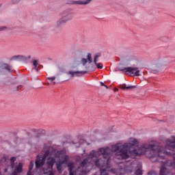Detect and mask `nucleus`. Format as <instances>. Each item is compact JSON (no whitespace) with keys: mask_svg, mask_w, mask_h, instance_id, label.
Returning <instances> with one entry per match:
<instances>
[{"mask_svg":"<svg viewBox=\"0 0 175 175\" xmlns=\"http://www.w3.org/2000/svg\"><path fill=\"white\" fill-rule=\"evenodd\" d=\"M80 167L84 169L88 166V159H84L82 162L79 164Z\"/></svg>","mask_w":175,"mask_h":175,"instance_id":"nucleus-17","label":"nucleus"},{"mask_svg":"<svg viewBox=\"0 0 175 175\" xmlns=\"http://www.w3.org/2000/svg\"><path fill=\"white\" fill-rule=\"evenodd\" d=\"M135 175H143V170H142L140 168H138L135 171Z\"/></svg>","mask_w":175,"mask_h":175,"instance_id":"nucleus-26","label":"nucleus"},{"mask_svg":"<svg viewBox=\"0 0 175 175\" xmlns=\"http://www.w3.org/2000/svg\"><path fill=\"white\" fill-rule=\"evenodd\" d=\"M100 85L102 86V87H105V83H103V82H100Z\"/></svg>","mask_w":175,"mask_h":175,"instance_id":"nucleus-41","label":"nucleus"},{"mask_svg":"<svg viewBox=\"0 0 175 175\" xmlns=\"http://www.w3.org/2000/svg\"><path fill=\"white\" fill-rule=\"evenodd\" d=\"M167 170V169H166V167L161 166L160 168L159 175H166Z\"/></svg>","mask_w":175,"mask_h":175,"instance_id":"nucleus-23","label":"nucleus"},{"mask_svg":"<svg viewBox=\"0 0 175 175\" xmlns=\"http://www.w3.org/2000/svg\"><path fill=\"white\" fill-rule=\"evenodd\" d=\"M68 159H69V157L68 155L64 156V160L62 161V163H64V162H68Z\"/></svg>","mask_w":175,"mask_h":175,"instance_id":"nucleus-32","label":"nucleus"},{"mask_svg":"<svg viewBox=\"0 0 175 175\" xmlns=\"http://www.w3.org/2000/svg\"><path fill=\"white\" fill-rule=\"evenodd\" d=\"M33 65L34 68H36V66H38L39 65V64L38 63V60L33 59Z\"/></svg>","mask_w":175,"mask_h":175,"instance_id":"nucleus-31","label":"nucleus"},{"mask_svg":"<svg viewBox=\"0 0 175 175\" xmlns=\"http://www.w3.org/2000/svg\"><path fill=\"white\" fill-rule=\"evenodd\" d=\"M30 175H33V174H31Z\"/></svg>","mask_w":175,"mask_h":175,"instance_id":"nucleus-48","label":"nucleus"},{"mask_svg":"<svg viewBox=\"0 0 175 175\" xmlns=\"http://www.w3.org/2000/svg\"><path fill=\"white\" fill-rule=\"evenodd\" d=\"M98 159L95 161L96 167H99L100 175H109L106 169H110V159Z\"/></svg>","mask_w":175,"mask_h":175,"instance_id":"nucleus-5","label":"nucleus"},{"mask_svg":"<svg viewBox=\"0 0 175 175\" xmlns=\"http://www.w3.org/2000/svg\"><path fill=\"white\" fill-rule=\"evenodd\" d=\"M49 155H50V150H46L44 152V154L42 155V157H41V159H43L44 161H46Z\"/></svg>","mask_w":175,"mask_h":175,"instance_id":"nucleus-22","label":"nucleus"},{"mask_svg":"<svg viewBox=\"0 0 175 175\" xmlns=\"http://www.w3.org/2000/svg\"><path fill=\"white\" fill-rule=\"evenodd\" d=\"M120 72H124L125 70V72L130 73V75H133V76H140V70H139V68L137 67H127L124 68L123 69H119Z\"/></svg>","mask_w":175,"mask_h":175,"instance_id":"nucleus-7","label":"nucleus"},{"mask_svg":"<svg viewBox=\"0 0 175 175\" xmlns=\"http://www.w3.org/2000/svg\"><path fill=\"white\" fill-rule=\"evenodd\" d=\"M28 59H31V55L28 56Z\"/></svg>","mask_w":175,"mask_h":175,"instance_id":"nucleus-45","label":"nucleus"},{"mask_svg":"<svg viewBox=\"0 0 175 175\" xmlns=\"http://www.w3.org/2000/svg\"><path fill=\"white\" fill-rule=\"evenodd\" d=\"M113 152L116 154L120 158V159H128L129 158V145L128 144H124L122 146L116 144L112 146Z\"/></svg>","mask_w":175,"mask_h":175,"instance_id":"nucleus-3","label":"nucleus"},{"mask_svg":"<svg viewBox=\"0 0 175 175\" xmlns=\"http://www.w3.org/2000/svg\"><path fill=\"white\" fill-rule=\"evenodd\" d=\"M46 80H50L51 81H54L55 80V77H51L46 78Z\"/></svg>","mask_w":175,"mask_h":175,"instance_id":"nucleus-35","label":"nucleus"},{"mask_svg":"<svg viewBox=\"0 0 175 175\" xmlns=\"http://www.w3.org/2000/svg\"><path fill=\"white\" fill-rule=\"evenodd\" d=\"M14 162H16V157H13L10 159V163H11L10 167H11V169H14V167H16V164L14 163Z\"/></svg>","mask_w":175,"mask_h":175,"instance_id":"nucleus-21","label":"nucleus"},{"mask_svg":"<svg viewBox=\"0 0 175 175\" xmlns=\"http://www.w3.org/2000/svg\"><path fill=\"white\" fill-rule=\"evenodd\" d=\"M100 57H102V54L100 53H98L94 55V62L98 59Z\"/></svg>","mask_w":175,"mask_h":175,"instance_id":"nucleus-27","label":"nucleus"},{"mask_svg":"<svg viewBox=\"0 0 175 175\" xmlns=\"http://www.w3.org/2000/svg\"><path fill=\"white\" fill-rule=\"evenodd\" d=\"M111 153V149L110 148H100L98 151L92 150L89 154V157L90 158H99L102 155L104 159H110Z\"/></svg>","mask_w":175,"mask_h":175,"instance_id":"nucleus-4","label":"nucleus"},{"mask_svg":"<svg viewBox=\"0 0 175 175\" xmlns=\"http://www.w3.org/2000/svg\"><path fill=\"white\" fill-rule=\"evenodd\" d=\"M44 162H46V161L43 160L42 157L38 155L36 161V169H40V167H43L44 165Z\"/></svg>","mask_w":175,"mask_h":175,"instance_id":"nucleus-9","label":"nucleus"},{"mask_svg":"<svg viewBox=\"0 0 175 175\" xmlns=\"http://www.w3.org/2000/svg\"><path fill=\"white\" fill-rule=\"evenodd\" d=\"M62 161H59L56 163V169L59 173H62Z\"/></svg>","mask_w":175,"mask_h":175,"instance_id":"nucleus-18","label":"nucleus"},{"mask_svg":"<svg viewBox=\"0 0 175 175\" xmlns=\"http://www.w3.org/2000/svg\"><path fill=\"white\" fill-rule=\"evenodd\" d=\"M33 69H35L36 72H39V66L34 67Z\"/></svg>","mask_w":175,"mask_h":175,"instance_id":"nucleus-36","label":"nucleus"},{"mask_svg":"<svg viewBox=\"0 0 175 175\" xmlns=\"http://www.w3.org/2000/svg\"><path fill=\"white\" fill-rule=\"evenodd\" d=\"M97 62H98V59H96V61H95V57H94V65L98 64Z\"/></svg>","mask_w":175,"mask_h":175,"instance_id":"nucleus-37","label":"nucleus"},{"mask_svg":"<svg viewBox=\"0 0 175 175\" xmlns=\"http://www.w3.org/2000/svg\"><path fill=\"white\" fill-rule=\"evenodd\" d=\"M3 69H5V70H8V72H10V73H12V72H13V70L12 69V66L8 64H3Z\"/></svg>","mask_w":175,"mask_h":175,"instance_id":"nucleus-19","label":"nucleus"},{"mask_svg":"<svg viewBox=\"0 0 175 175\" xmlns=\"http://www.w3.org/2000/svg\"><path fill=\"white\" fill-rule=\"evenodd\" d=\"M20 0H12V3H18Z\"/></svg>","mask_w":175,"mask_h":175,"instance_id":"nucleus-39","label":"nucleus"},{"mask_svg":"<svg viewBox=\"0 0 175 175\" xmlns=\"http://www.w3.org/2000/svg\"><path fill=\"white\" fill-rule=\"evenodd\" d=\"M52 170L47 171V169L43 168V172L44 174H47V173H49V175H54V172L51 171Z\"/></svg>","mask_w":175,"mask_h":175,"instance_id":"nucleus-25","label":"nucleus"},{"mask_svg":"<svg viewBox=\"0 0 175 175\" xmlns=\"http://www.w3.org/2000/svg\"><path fill=\"white\" fill-rule=\"evenodd\" d=\"M167 142H169V144H167V146L170 147V148H172L174 152L172 153L170 152L166 151L165 148L159 146L158 144H154L148 146H144L147 158H149L151 162H158V158H160V159H165V157H166V155L168 157L172 155L173 159L175 161V142H170V139H167Z\"/></svg>","mask_w":175,"mask_h":175,"instance_id":"nucleus-1","label":"nucleus"},{"mask_svg":"<svg viewBox=\"0 0 175 175\" xmlns=\"http://www.w3.org/2000/svg\"><path fill=\"white\" fill-rule=\"evenodd\" d=\"M63 154H64V150L57 151V157H58V158H60L61 155H62Z\"/></svg>","mask_w":175,"mask_h":175,"instance_id":"nucleus-29","label":"nucleus"},{"mask_svg":"<svg viewBox=\"0 0 175 175\" xmlns=\"http://www.w3.org/2000/svg\"><path fill=\"white\" fill-rule=\"evenodd\" d=\"M87 73V71H68L66 74L70 77H80Z\"/></svg>","mask_w":175,"mask_h":175,"instance_id":"nucleus-8","label":"nucleus"},{"mask_svg":"<svg viewBox=\"0 0 175 175\" xmlns=\"http://www.w3.org/2000/svg\"><path fill=\"white\" fill-rule=\"evenodd\" d=\"M148 175H157V172L155 171H149Z\"/></svg>","mask_w":175,"mask_h":175,"instance_id":"nucleus-33","label":"nucleus"},{"mask_svg":"<svg viewBox=\"0 0 175 175\" xmlns=\"http://www.w3.org/2000/svg\"><path fill=\"white\" fill-rule=\"evenodd\" d=\"M32 169H33V161H31L29 163V170H28V172H27V175H31V174H32Z\"/></svg>","mask_w":175,"mask_h":175,"instance_id":"nucleus-20","label":"nucleus"},{"mask_svg":"<svg viewBox=\"0 0 175 175\" xmlns=\"http://www.w3.org/2000/svg\"><path fill=\"white\" fill-rule=\"evenodd\" d=\"M92 0H85V1H72V3L73 5H88L90 2H91Z\"/></svg>","mask_w":175,"mask_h":175,"instance_id":"nucleus-12","label":"nucleus"},{"mask_svg":"<svg viewBox=\"0 0 175 175\" xmlns=\"http://www.w3.org/2000/svg\"><path fill=\"white\" fill-rule=\"evenodd\" d=\"M8 168L4 169V173H8Z\"/></svg>","mask_w":175,"mask_h":175,"instance_id":"nucleus-43","label":"nucleus"},{"mask_svg":"<svg viewBox=\"0 0 175 175\" xmlns=\"http://www.w3.org/2000/svg\"><path fill=\"white\" fill-rule=\"evenodd\" d=\"M16 173H23V163H19L18 165L15 167L14 171Z\"/></svg>","mask_w":175,"mask_h":175,"instance_id":"nucleus-16","label":"nucleus"},{"mask_svg":"<svg viewBox=\"0 0 175 175\" xmlns=\"http://www.w3.org/2000/svg\"><path fill=\"white\" fill-rule=\"evenodd\" d=\"M62 17L60 19H59L56 22V27H59L61 25H64V24H66V23H68V21H70V20H72L73 16H75V13L72 11H64L62 12Z\"/></svg>","mask_w":175,"mask_h":175,"instance_id":"nucleus-6","label":"nucleus"},{"mask_svg":"<svg viewBox=\"0 0 175 175\" xmlns=\"http://www.w3.org/2000/svg\"><path fill=\"white\" fill-rule=\"evenodd\" d=\"M0 175H2V172L0 171Z\"/></svg>","mask_w":175,"mask_h":175,"instance_id":"nucleus-47","label":"nucleus"},{"mask_svg":"<svg viewBox=\"0 0 175 175\" xmlns=\"http://www.w3.org/2000/svg\"><path fill=\"white\" fill-rule=\"evenodd\" d=\"M120 175H122V174H120Z\"/></svg>","mask_w":175,"mask_h":175,"instance_id":"nucleus-49","label":"nucleus"},{"mask_svg":"<svg viewBox=\"0 0 175 175\" xmlns=\"http://www.w3.org/2000/svg\"><path fill=\"white\" fill-rule=\"evenodd\" d=\"M120 90H123L125 91V90H133V88H136V86L135 85H129L126 86V84L121 85L120 86Z\"/></svg>","mask_w":175,"mask_h":175,"instance_id":"nucleus-15","label":"nucleus"},{"mask_svg":"<svg viewBox=\"0 0 175 175\" xmlns=\"http://www.w3.org/2000/svg\"><path fill=\"white\" fill-rule=\"evenodd\" d=\"M87 62L89 64H92V55L91 53H88L87 59L82 58L81 59V63L82 64L83 66H85Z\"/></svg>","mask_w":175,"mask_h":175,"instance_id":"nucleus-10","label":"nucleus"},{"mask_svg":"<svg viewBox=\"0 0 175 175\" xmlns=\"http://www.w3.org/2000/svg\"><path fill=\"white\" fill-rule=\"evenodd\" d=\"M18 172L14 171L12 173V175H18Z\"/></svg>","mask_w":175,"mask_h":175,"instance_id":"nucleus-40","label":"nucleus"},{"mask_svg":"<svg viewBox=\"0 0 175 175\" xmlns=\"http://www.w3.org/2000/svg\"><path fill=\"white\" fill-rule=\"evenodd\" d=\"M56 160L54 157H49L46 161V165L48 169L50 170H53V167H54V165H55Z\"/></svg>","mask_w":175,"mask_h":175,"instance_id":"nucleus-11","label":"nucleus"},{"mask_svg":"<svg viewBox=\"0 0 175 175\" xmlns=\"http://www.w3.org/2000/svg\"><path fill=\"white\" fill-rule=\"evenodd\" d=\"M158 70H152V73H158Z\"/></svg>","mask_w":175,"mask_h":175,"instance_id":"nucleus-38","label":"nucleus"},{"mask_svg":"<svg viewBox=\"0 0 175 175\" xmlns=\"http://www.w3.org/2000/svg\"><path fill=\"white\" fill-rule=\"evenodd\" d=\"M25 59V57H24L23 55H15L11 58V59L12 61L16 60V59Z\"/></svg>","mask_w":175,"mask_h":175,"instance_id":"nucleus-24","label":"nucleus"},{"mask_svg":"<svg viewBox=\"0 0 175 175\" xmlns=\"http://www.w3.org/2000/svg\"><path fill=\"white\" fill-rule=\"evenodd\" d=\"M124 144L129 145V153L131 157H133V158H136V157H140L142 154H145L147 157V154L146 153V150L144 149V146L148 147V146H153L154 144H157V143L152 144H142V146L139 148L140 153L137 152V150H136L137 146L139 144L137 142V140L136 139H133L130 141L129 143H125Z\"/></svg>","mask_w":175,"mask_h":175,"instance_id":"nucleus-2","label":"nucleus"},{"mask_svg":"<svg viewBox=\"0 0 175 175\" xmlns=\"http://www.w3.org/2000/svg\"><path fill=\"white\" fill-rule=\"evenodd\" d=\"M6 161H8V157H3L1 159V162H6Z\"/></svg>","mask_w":175,"mask_h":175,"instance_id":"nucleus-34","label":"nucleus"},{"mask_svg":"<svg viewBox=\"0 0 175 175\" xmlns=\"http://www.w3.org/2000/svg\"><path fill=\"white\" fill-rule=\"evenodd\" d=\"M20 87H21V85H18V86L16 87V91H18V90H20Z\"/></svg>","mask_w":175,"mask_h":175,"instance_id":"nucleus-42","label":"nucleus"},{"mask_svg":"<svg viewBox=\"0 0 175 175\" xmlns=\"http://www.w3.org/2000/svg\"><path fill=\"white\" fill-rule=\"evenodd\" d=\"M98 69H103V64L100 63H97L95 64Z\"/></svg>","mask_w":175,"mask_h":175,"instance_id":"nucleus-28","label":"nucleus"},{"mask_svg":"<svg viewBox=\"0 0 175 175\" xmlns=\"http://www.w3.org/2000/svg\"><path fill=\"white\" fill-rule=\"evenodd\" d=\"M68 170H69V174L70 175H75V163H70L68 165Z\"/></svg>","mask_w":175,"mask_h":175,"instance_id":"nucleus-13","label":"nucleus"},{"mask_svg":"<svg viewBox=\"0 0 175 175\" xmlns=\"http://www.w3.org/2000/svg\"><path fill=\"white\" fill-rule=\"evenodd\" d=\"M172 142H175V137H174V141H172Z\"/></svg>","mask_w":175,"mask_h":175,"instance_id":"nucleus-46","label":"nucleus"},{"mask_svg":"<svg viewBox=\"0 0 175 175\" xmlns=\"http://www.w3.org/2000/svg\"><path fill=\"white\" fill-rule=\"evenodd\" d=\"M133 167L132 166V164H130L123 168V170L124 173H132L133 172Z\"/></svg>","mask_w":175,"mask_h":175,"instance_id":"nucleus-14","label":"nucleus"},{"mask_svg":"<svg viewBox=\"0 0 175 175\" xmlns=\"http://www.w3.org/2000/svg\"><path fill=\"white\" fill-rule=\"evenodd\" d=\"M104 87H105V88H106L107 90L109 88V87H108L107 85H105Z\"/></svg>","mask_w":175,"mask_h":175,"instance_id":"nucleus-44","label":"nucleus"},{"mask_svg":"<svg viewBox=\"0 0 175 175\" xmlns=\"http://www.w3.org/2000/svg\"><path fill=\"white\" fill-rule=\"evenodd\" d=\"M8 29V27L5 26H0V32H2L3 31H6Z\"/></svg>","mask_w":175,"mask_h":175,"instance_id":"nucleus-30","label":"nucleus"}]
</instances>
